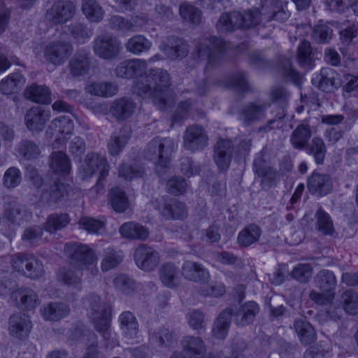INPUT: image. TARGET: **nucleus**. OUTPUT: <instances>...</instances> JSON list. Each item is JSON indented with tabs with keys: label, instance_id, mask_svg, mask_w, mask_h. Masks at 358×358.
Instances as JSON below:
<instances>
[{
	"label": "nucleus",
	"instance_id": "4",
	"mask_svg": "<svg viewBox=\"0 0 358 358\" xmlns=\"http://www.w3.org/2000/svg\"><path fill=\"white\" fill-rule=\"evenodd\" d=\"M86 303L89 308L90 317L94 324L96 331L102 334L104 339L108 340L110 336V306L106 303H101L100 297L94 294L88 296Z\"/></svg>",
	"mask_w": 358,
	"mask_h": 358
},
{
	"label": "nucleus",
	"instance_id": "22",
	"mask_svg": "<svg viewBox=\"0 0 358 358\" xmlns=\"http://www.w3.org/2000/svg\"><path fill=\"white\" fill-rule=\"evenodd\" d=\"M333 183L329 176L313 172L308 179V188L310 192L317 196H324L332 189Z\"/></svg>",
	"mask_w": 358,
	"mask_h": 358
},
{
	"label": "nucleus",
	"instance_id": "64",
	"mask_svg": "<svg viewBox=\"0 0 358 358\" xmlns=\"http://www.w3.org/2000/svg\"><path fill=\"white\" fill-rule=\"evenodd\" d=\"M312 275L313 268L309 264H299L292 271V276L301 282H308Z\"/></svg>",
	"mask_w": 358,
	"mask_h": 358
},
{
	"label": "nucleus",
	"instance_id": "38",
	"mask_svg": "<svg viewBox=\"0 0 358 358\" xmlns=\"http://www.w3.org/2000/svg\"><path fill=\"white\" fill-rule=\"evenodd\" d=\"M81 271L74 268H62L57 273L58 281L73 289L81 288Z\"/></svg>",
	"mask_w": 358,
	"mask_h": 358
},
{
	"label": "nucleus",
	"instance_id": "23",
	"mask_svg": "<svg viewBox=\"0 0 358 358\" xmlns=\"http://www.w3.org/2000/svg\"><path fill=\"white\" fill-rule=\"evenodd\" d=\"M182 274L188 280L203 283L208 281V271L201 264L192 261H185L182 266Z\"/></svg>",
	"mask_w": 358,
	"mask_h": 358
},
{
	"label": "nucleus",
	"instance_id": "25",
	"mask_svg": "<svg viewBox=\"0 0 358 358\" xmlns=\"http://www.w3.org/2000/svg\"><path fill=\"white\" fill-rule=\"evenodd\" d=\"M29 217V213L15 202L8 203L5 206L4 220L10 224L11 232L7 234L11 236L16 227L20 226L24 220Z\"/></svg>",
	"mask_w": 358,
	"mask_h": 358
},
{
	"label": "nucleus",
	"instance_id": "34",
	"mask_svg": "<svg viewBox=\"0 0 358 358\" xmlns=\"http://www.w3.org/2000/svg\"><path fill=\"white\" fill-rule=\"evenodd\" d=\"M159 278L162 284L169 288H174L180 283L178 268L171 263L162 266L159 271Z\"/></svg>",
	"mask_w": 358,
	"mask_h": 358
},
{
	"label": "nucleus",
	"instance_id": "54",
	"mask_svg": "<svg viewBox=\"0 0 358 358\" xmlns=\"http://www.w3.org/2000/svg\"><path fill=\"white\" fill-rule=\"evenodd\" d=\"M315 217L317 229L324 234H331L334 231V226L330 215L322 208H320L317 211Z\"/></svg>",
	"mask_w": 358,
	"mask_h": 358
},
{
	"label": "nucleus",
	"instance_id": "63",
	"mask_svg": "<svg viewBox=\"0 0 358 358\" xmlns=\"http://www.w3.org/2000/svg\"><path fill=\"white\" fill-rule=\"evenodd\" d=\"M345 310L351 315H355L358 310V296L352 289L347 290L342 295Z\"/></svg>",
	"mask_w": 358,
	"mask_h": 358
},
{
	"label": "nucleus",
	"instance_id": "55",
	"mask_svg": "<svg viewBox=\"0 0 358 358\" xmlns=\"http://www.w3.org/2000/svg\"><path fill=\"white\" fill-rule=\"evenodd\" d=\"M81 228L88 233L99 234L105 230V222L90 217H83L78 222Z\"/></svg>",
	"mask_w": 358,
	"mask_h": 358
},
{
	"label": "nucleus",
	"instance_id": "28",
	"mask_svg": "<svg viewBox=\"0 0 358 358\" xmlns=\"http://www.w3.org/2000/svg\"><path fill=\"white\" fill-rule=\"evenodd\" d=\"M87 93L103 98H109L118 92L117 85L113 82H92L85 87Z\"/></svg>",
	"mask_w": 358,
	"mask_h": 358
},
{
	"label": "nucleus",
	"instance_id": "15",
	"mask_svg": "<svg viewBox=\"0 0 358 358\" xmlns=\"http://www.w3.org/2000/svg\"><path fill=\"white\" fill-rule=\"evenodd\" d=\"M152 205L157 208L165 219H182L187 214L185 205L176 199L162 197L159 201L153 202Z\"/></svg>",
	"mask_w": 358,
	"mask_h": 358
},
{
	"label": "nucleus",
	"instance_id": "19",
	"mask_svg": "<svg viewBox=\"0 0 358 358\" xmlns=\"http://www.w3.org/2000/svg\"><path fill=\"white\" fill-rule=\"evenodd\" d=\"M69 337L72 340L90 343L83 358H98L96 336L94 333L86 329L83 324H79L74 328Z\"/></svg>",
	"mask_w": 358,
	"mask_h": 358
},
{
	"label": "nucleus",
	"instance_id": "44",
	"mask_svg": "<svg viewBox=\"0 0 358 358\" xmlns=\"http://www.w3.org/2000/svg\"><path fill=\"white\" fill-rule=\"evenodd\" d=\"M121 329L124 336L129 338H133L137 336L138 324L136 318L132 313L126 311L120 315Z\"/></svg>",
	"mask_w": 358,
	"mask_h": 358
},
{
	"label": "nucleus",
	"instance_id": "52",
	"mask_svg": "<svg viewBox=\"0 0 358 358\" xmlns=\"http://www.w3.org/2000/svg\"><path fill=\"white\" fill-rule=\"evenodd\" d=\"M66 192V185L59 181V179H55L53 185L50 187V192H43L41 197L43 200L46 201L48 203H55L64 195Z\"/></svg>",
	"mask_w": 358,
	"mask_h": 358
},
{
	"label": "nucleus",
	"instance_id": "40",
	"mask_svg": "<svg viewBox=\"0 0 358 358\" xmlns=\"http://www.w3.org/2000/svg\"><path fill=\"white\" fill-rule=\"evenodd\" d=\"M120 234L130 239L145 240L149 235L148 230L143 226L133 222L124 223L119 229Z\"/></svg>",
	"mask_w": 358,
	"mask_h": 358
},
{
	"label": "nucleus",
	"instance_id": "51",
	"mask_svg": "<svg viewBox=\"0 0 358 358\" xmlns=\"http://www.w3.org/2000/svg\"><path fill=\"white\" fill-rule=\"evenodd\" d=\"M43 273L44 268L42 262L32 255H28L24 275L32 279H38L43 276Z\"/></svg>",
	"mask_w": 358,
	"mask_h": 358
},
{
	"label": "nucleus",
	"instance_id": "5",
	"mask_svg": "<svg viewBox=\"0 0 358 358\" xmlns=\"http://www.w3.org/2000/svg\"><path fill=\"white\" fill-rule=\"evenodd\" d=\"M109 171V165L106 158L99 153L88 154L80 169V173L83 179H87L96 173L99 176L96 185L92 188V192L102 194L104 185L103 180L106 178Z\"/></svg>",
	"mask_w": 358,
	"mask_h": 358
},
{
	"label": "nucleus",
	"instance_id": "47",
	"mask_svg": "<svg viewBox=\"0 0 358 358\" xmlns=\"http://www.w3.org/2000/svg\"><path fill=\"white\" fill-rule=\"evenodd\" d=\"M260 236V228L256 224H250L239 232L238 243L241 246L247 247L257 242Z\"/></svg>",
	"mask_w": 358,
	"mask_h": 358
},
{
	"label": "nucleus",
	"instance_id": "37",
	"mask_svg": "<svg viewBox=\"0 0 358 358\" xmlns=\"http://www.w3.org/2000/svg\"><path fill=\"white\" fill-rule=\"evenodd\" d=\"M131 137V130L124 127L111 136L108 145V152L111 155H117L124 148Z\"/></svg>",
	"mask_w": 358,
	"mask_h": 358
},
{
	"label": "nucleus",
	"instance_id": "3",
	"mask_svg": "<svg viewBox=\"0 0 358 358\" xmlns=\"http://www.w3.org/2000/svg\"><path fill=\"white\" fill-rule=\"evenodd\" d=\"M177 149L176 142L169 137H155L144 150V157L157 166L166 167L173 153Z\"/></svg>",
	"mask_w": 358,
	"mask_h": 358
},
{
	"label": "nucleus",
	"instance_id": "11",
	"mask_svg": "<svg viewBox=\"0 0 358 358\" xmlns=\"http://www.w3.org/2000/svg\"><path fill=\"white\" fill-rule=\"evenodd\" d=\"M73 130V122L69 116H60L54 119L48 127L47 135L55 138L58 144L66 142L70 138Z\"/></svg>",
	"mask_w": 358,
	"mask_h": 358
},
{
	"label": "nucleus",
	"instance_id": "24",
	"mask_svg": "<svg viewBox=\"0 0 358 358\" xmlns=\"http://www.w3.org/2000/svg\"><path fill=\"white\" fill-rule=\"evenodd\" d=\"M159 49L170 59H181L189 52V45L183 40L178 38L168 39L167 43H163Z\"/></svg>",
	"mask_w": 358,
	"mask_h": 358
},
{
	"label": "nucleus",
	"instance_id": "61",
	"mask_svg": "<svg viewBox=\"0 0 358 358\" xmlns=\"http://www.w3.org/2000/svg\"><path fill=\"white\" fill-rule=\"evenodd\" d=\"M22 181V173L19 169L10 167L4 173L3 185L8 189L17 187Z\"/></svg>",
	"mask_w": 358,
	"mask_h": 358
},
{
	"label": "nucleus",
	"instance_id": "12",
	"mask_svg": "<svg viewBox=\"0 0 358 358\" xmlns=\"http://www.w3.org/2000/svg\"><path fill=\"white\" fill-rule=\"evenodd\" d=\"M51 117V111L41 106H33L27 110L24 124L28 130L39 132L43 131Z\"/></svg>",
	"mask_w": 358,
	"mask_h": 358
},
{
	"label": "nucleus",
	"instance_id": "13",
	"mask_svg": "<svg viewBox=\"0 0 358 358\" xmlns=\"http://www.w3.org/2000/svg\"><path fill=\"white\" fill-rule=\"evenodd\" d=\"M76 7L67 1H58L53 3L46 13L47 20L55 24H63L70 20L74 15Z\"/></svg>",
	"mask_w": 358,
	"mask_h": 358
},
{
	"label": "nucleus",
	"instance_id": "48",
	"mask_svg": "<svg viewBox=\"0 0 358 358\" xmlns=\"http://www.w3.org/2000/svg\"><path fill=\"white\" fill-rule=\"evenodd\" d=\"M109 201L113 209L117 213H122L129 208L128 198L119 187L111 189L109 193Z\"/></svg>",
	"mask_w": 358,
	"mask_h": 358
},
{
	"label": "nucleus",
	"instance_id": "31",
	"mask_svg": "<svg viewBox=\"0 0 358 358\" xmlns=\"http://www.w3.org/2000/svg\"><path fill=\"white\" fill-rule=\"evenodd\" d=\"M12 298L20 308L33 309L38 302L36 294L31 289L20 288L12 292Z\"/></svg>",
	"mask_w": 358,
	"mask_h": 358
},
{
	"label": "nucleus",
	"instance_id": "49",
	"mask_svg": "<svg viewBox=\"0 0 358 358\" xmlns=\"http://www.w3.org/2000/svg\"><path fill=\"white\" fill-rule=\"evenodd\" d=\"M150 339L159 345L165 347H173L177 343L176 335L164 328L152 333Z\"/></svg>",
	"mask_w": 358,
	"mask_h": 358
},
{
	"label": "nucleus",
	"instance_id": "33",
	"mask_svg": "<svg viewBox=\"0 0 358 358\" xmlns=\"http://www.w3.org/2000/svg\"><path fill=\"white\" fill-rule=\"evenodd\" d=\"M24 77L20 72L8 75L0 82V91L3 94H12L17 92L25 83Z\"/></svg>",
	"mask_w": 358,
	"mask_h": 358
},
{
	"label": "nucleus",
	"instance_id": "53",
	"mask_svg": "<svg viewBox=\"0 0 358 358\" xmlns=\"http://www.w3.org/2000/svg\"><path fill=\"white\" fill-rule=\"evenodd\" d=\"M68 29L74 40L79 43H85L92 36V31L80 22L71 24Z\"/></svg>",
	"mask_w": 358,
	"mask_h": 358
},
{
	"label": "nucleus",
	"instance_id": "29",
	"mask_svg": "<svg viewBox=\"0 0 358 358\" xmlns=\"http://www.w3.org/2000/svg\"><path fill=\"white\" fill-rule=\"evenodd\" d=\"M24 96L27 99L41 104H50L52 100L49 88L36 84L27 86L24 91Z\"/></svg>",
	"mask_w": 358,
	"mask_h": 358
},
{
	"label": "nucleus",
	"instance_id": "59",
	"mask_svg": "<svg viewBox=\"0 0 358 358\" xmlns=\"http://www.w3.org/2000/svg\"><path fill=\"white\" fill-rule=\"evenodd\" d=\"M326 151L323 140L318 137L313 138L309 147V154L313 155L317 164H323Z\"/></svg>",
	"mask_w": 358,
	"mask_h": 358
},
{
	"label": "nucleus",
	"instance_id": "60",
	"mask_svg": "<svg viewBox=\"0 0 358 358\" xmlns=\"http://www.w3.org/2000/svg\"><path fill=\"white\" fill-rule=\"evenodd\" d=\"M179 11L181 17L187 22L194 24L201 22V11L194 6L185 3L180 6Z\"/></svg>",
	"mask_w": 358,
	"mask_h": 358
},
{
	"label": "nucleus",
	"instance_id": "16",
	"mask_svg": "<svg viewBox=\"0 0 358 358\" xmlns=\"http://www.w3.org/2000/svg\"><path fill=\"white\" fill-rule=\"evenodd\" d=\"M134 260L139 268L145 271H151L158 266L160 257L155 250L143 245L136 248Z\"/></svg>",
	"mask_w": 358,
	"mask_h": 358
},
{
	"label": "nucleus",
	"instance_id": "42",
	"mask_svg": "<svg viewBox=\"0 0 358 358\" xmlns=\"http://www.w3.org/2000/svg\"><path fill=\"white\" fill-rule=\"evenodd\" d=\"M311 137V130L307 124H301L292 132L290 142L293 147L301 150L304 148Z\"/></svg>",
	"mask_w": 358,
	"mask_h": 358
},
{
	"label": "nucleus",
	"instance_id": "2",
	"mask_svg": "<svg viewBox=\"0 0 358 358\" xmlns=\"http://www.w3.org/2000/svg\"><path fill=\"white\" fill-rule=\"evenodd\" d=\"M287 4V1L285 0H268L263 3L261 11L252 9L241 13V17L238 18L241 22V28L255 26L261 20L265 22L286 20L289 17V13L286 10Z\"/></svg>",
	"mask_w": 358,
	"mask_h": 358
},
{
	"label": "nucleus",
	"instance_id": "18",
	"mask_svg": "<svg viewBox=\"0 0 358 358\" xmlns=\"http://www.w3.org/2000/svg\"><path fill=\"white\" fill-rule=\"evenodd\" d=\"M32 328L29 317L24 313H17L9 318L8 331L11 336L24 339L28 337Z\"/></svg>",
	"mask_w": 358,
	"mask_h": 358
},
{
	"label": "nucleus",
	"instance_id": "36",
	"mask_svg": "<svg viewBox=\"0 0 358 358\" xmlns=\"http://www.w3.org/2000/svg\"><path fill=\"white\" fill-rule=\"evenodd\" d=\"M294 329L303 345H310L316 340L315 329L306 320L303 319L296 320L294 323Z\"/></svg>",
	"mask_w": 358,
	"mask_h": 358
},
{
	"label": "nucleus",
	"instance_id": "43",
	"mask_svg": "<svg viewBox=\"0 0 358 358\" xmlns=\"http://www.w3.org/2000/svg\"><path fill=\"white\" fill-rule=\"evenodd\" d=\"M17 154L26 160L36 159L41 154V149L34 141L24 139L18 143L15 148Z\"/></svg>",
	"mask_w": 358,
	"mask_h": 358
},
{
	"label": "nucleus",
	"instance_id": "39",
	"mask_svg": "<svg viewBox=\"0 0 358 358\" xmlns=\"http://www.w3.org/2000/svg\"><path fill=\"white\" fill-rule=\"evenodd\" d=\"M50 166L55 174L64 176L71 171L70 160L63 152H53L50 156Z\"/></svg>",
	"mask_w": 358,
	"mask_h": 358
},
{
	"label": "nucleus",
	"instance_id": "62",
	"mask_svg": "<svg viewBox=\"0 0 358 358\" xmlns=\"http://www.w3.org/2000/svg\"><path fill=\"white\" fill-rule=\"evenodd\" d=\"M331 36L332 30L326 24L318 23L313 29L312 38L317 43H328Z\"/></svg>",
	"mask_w": 358,
	"mask_h": 358
},
{
	"label": "nucleus",
	"instance_id": "56",
	"mask_svg": "<svg viewBox=\"0 0 358 358\" xmlns=\"http://www.w3.org/2000/svg\"><path fill=\"white\" fill-rule=\"evenodd\" d=\"M297 61L300 66L312 68L313 55L309 41H303L298 47Z\"/></svg>",
	"mask_w": 358,
	"mask_h": 358
},
{
	"label": "nucleus",
	"instance_id": "1",
	"mask_svg": "<svg viewBox=\"0 0 358 358\" xmlns=\"http://www.w3.org/2000/svg\"><path fill=\"white\" fill-rule=\"evenodd\" d=\"M145 79L147 84L138 83L136 85V93L143 99H150L160 110L171 106L174 97L170 89L169 73L161 69H151Z\"/></svg>",
	"mask_w": 358,
	"mask_h": 358
},
{
	"label": "nucleus",
	"instance_id": "8",
	"mask_svg": "<svg viewBox=\"0 0 358 358\" xmlns=\"http://www.w3.org/2000/svg\"><path fill=\"white\" fill-rule=\"evenodd\" d=\"M65 251L73 261L80 264V266H85L86 269L91 271L92 275H96L98 273L97 257L94 252L87 245L76 243L67 244L65 246Z\"/></svg>",
	"mask_w": 358,
	"mask_h": 358
},
{
	"label": "nucleus",
	"instance_id": "41",
	"mask_svg": "<svg viewBox=\"0 0 358 358\" xmlns=\"http://www.w3.org/2000/svg\"><path fill=\"white\" fill-rule=\"evenodd\" d=\"M127 52L136 55L148 51L152 47V42L143 35H135L127 40L124 44Z\"/></svg>",
	"mask_w": 358,
	"mask_h": 358
},
{
	"label": "nucleus",
	"instance_id": "7",
	"mask_svg": "<svg viewBox=\"0 0 358 358\" xmlns=\"http://www.w3.org/2000/svg\"><path fill=\"white\" fill-rule=\"evenodd\" d=\"M72 52L73 45L70 42L57 39L43 44L42 57L48 66L57 68L63 65Z\"/></svg>",
	"mask_w": 358,
	"mask_h": 358
},
{
	"label": "nucleus",
	"instance_id": "50",
	"mask_svg": "<svg viewBox=\"0 0 358 358\" xmlns=\"http://www.w3.org/2000/svg\"><path fill=\"white\" fill-rule=\"evenodd\" d=\"M266 105L253 103L247 106L242 112V116L245 123L260 120L264 117Z\"/></svg>",
	"mask_w": 358,
	"mask_h": 358
},
{
	"label": "nucleus",
	"instance_id": "57",
	"mask_svg": "<svg viewBox=\"0 0 358 358\" xmlns=\"http://www.w3.org/2000/svg\"><path fill=\"white\" fill-rule=\"evenodd\" d=\"M122 259V256L117 252L113 249L107 248L101 261V270L108 271L115 268L121 262Z\"/></svg>",
	"mask_w": 358,
	"mask_h": 358
},
{
	"label": "nucleus",
	"instance_id": "30",
	"mask_svg": "<svg viewBox=\"0 0 358 358\" xmlns=\"http://www.w3.org/2000/svg\"><path fill=\"white\" fill-rule=\"evenodd\" d=\"M183 352L188 358H201L205 352V345L199 337L186 336L181 341Z\"/></svg>",
	"mask_w": 358,
	"mask_h": 358
},
{
	"label": "nucleus",
	"instance_id": "21",
	"mask_svg": "<svg viewBox=\"0 0 358 358\" xmlns=\"http://www.w3.org/2000/svg\"><path fill=\"white\" fill-rule=\"evenodd\" d=\"M313 84L327 92L333 91L340 85L338 73L331 68H322L320 73L312 79Z\"/></svg>",
	"mask_w": 358,
	"mask_h": 358
},
{
	"label": "nucleus",
	"instance_id": "26",
	"mask_svg": "<svg viewBox=\"0 0 358 358\" xmlns=\"http://www.w3.org/2000/svg\"><path fill=\"white\" fill-rule=\"evenodd\" d=\"M232 143L229 140L220 139L215 148L214 159L220 170L228 169L232 155Z\"/></svg>",
	"mask_w": 358,
	"mask_h": 358
},
{
	"label": "nucleus",
	"instance_id": "58",
	"mask_svg": "<svg viewBox=\"0 0 358 358\" xmlns=\"http://www.w3.org/2000/svg\"><path fill=\"white\" fill-rule=\"evenodd\" d=\"M69 221L67 214L51 215L47 220L45 229L50 233H54L65 227Z\"/></svg>",
	"mask_w": 358,
	"mask_h": 358
},
{
	"label": "nucleus",
	"instance_id": "46",
	"mask_svg": "<svg viewBox=\"0 0 358 358\" xmlns=\"http://www.w3.org/2000/svg\"><path fill=\"white\" fill-rule=\"evenodd\" d=\"M232 311L223 310L217 318L213 329V335L218 339H224L228 333Z\"/></svg>",
	"mask_w": 358,
	"mask_h": 358
},
{
	"label": "nucleus",
	"instance_id": "6",
	"mask_svg": "<svg viewBox=\"0 0 358 358\" xmlns=\"http://www.w3.org/2000/svg\"><path fill=\"white\" fill-rule=\"evenodd\" d=\"M226 50L225 42L220 38L208 36L195 41V50L198 59L207 61L210 65L220 62Z\"/></svg>",
	"mask_w": 358,
	"mask_h": 358
},
{
	"label": "nucleus",
	"instance_id": "10",
	"mask_svg": "<svg viewBox=\"0 0 358 358\" xmlns=\"http://www.w3.org/2000/svg\"><path fill=\"white\" fill-rule=\"evenodd\" d=\"M136 108V103L132 99L122 97L113 101L108 108L106 103H101L94 106V112L96 113H107L108 111L117 120H124L130 117Z\"/></svg>",
	"mask_w": 358,
	"mask_h": 358
},
{
	"label": "nucleus",
	"instance_id": "20",
	"mask_svg": "<svg viewBox=\"0 0 358 358\" xmlns=\"http://www.w3.org/2000/svg\"><path fill=\"white\" fill-rule=\"evenodd\" d=\"M232 311L231 317H234L237 325L245 326L251 323L259 311V307L255 301H248L239 307L226 308Z\"/></svg>",
	"mask_w": 358,
	"mask_h": 358
},
{
	"label": "nucleus",
	"instance_id": "32",
	"mask_svg": "<svg viewBox=\"0 0 358 358\" xmlns=\"http://www.w3.org/2000/svg\"><path fill=\"white\" fill-rule=\"evenodd\" d=\"M70 313L68 306L63 303H50L41 308V315L46 320L57 321L66 317Z\"/></svg>",
	"mask_w": 358,
	"mask_h": 358
},
{
	"label": "nucleus",
	"instance_id": "14",
	"mask_svg": "<svg viewBox=\"0 0 358 358\" xmlns=\"http://www.w3.org/2000/svg\"><path fill=\"white\" fill-rule=\"evenodd\" d=\"M147 62L141 59H126L120 62L115 69V76L121 78L130 79L141 77L145 74Z\"/></svg>",
	"mask_w": 358,
	"mask_h": 358
},
{
	"label": "nucleus",
	"instance_id": "17",
	"mask_svg": "<svg viewBox=\"0 0 358 358\" xmlns=\"http://www.w3.org/2000/svg\"><path fill=\"white\" fill-rule=\"evenodd\" d=\"M183 144L186 149L196 151L208 145V138L203 128L198 125H192L184 133Z\"/></svg>",
	"mask_w": 358,
	"mask_h": 358
},
{
	"label": "nucleus",
	"instance_id": "45",
	"mask_svg": "<svg viewBox=\"0 0 358 358\" xmlns=\"http://www.w3.org/2000/svg\"><path fill=\"white\" fill-rule=\"evenodd\" d=\"M82 11L92 22H100L104 15V10L96 0H83Z\"/></svg>",
	"mask_w": 358,
	"mask_h": 358
},
{
	"label": "nucleus",
	"instance_id": "9",
	"mask_svg": "<svg viewBox=\"0 0 358 358\" xmlns=\"http://www.w3.org/2000/svg\"><path fill=\"white\" fill-rule=\"evenodd\" d=\"M121 50V42L110 34L98 36L93 41L94 55L103 59H113L119 55Z\"/></svg>",
	"mask_w": 358,
	"mask_h": 358
},
{
	"label": "nucleus",
	"instance_id": "27",
	"mask_svg": "<svg viewBox=\"0 0 358 358\" xmlns=\"http://www.w3.org/2000/svg\"><path fill=\"white\" fill-rule=\"evenodd\" d=\"M90 52L85 50L77 51L69 62L71 73L74 76L86 74L90 66Z\"/></svg>",
	"mask_w": 358,
	"mask_h": 358
},
{
	"label": "nucleus",
	"instance_id": "35",
	"mask_svg": "<svg viewBox=\"0 0 358 358\" xmlns=\"http://www.w3.org/2000/svg\"><path fill=\"white\" fill-rule=\"evenodd\" d=\"M241 17V13L233 11L222 13L216 24V28L220 32H231L241 28L238 18Z\"/></svg>",
	"mask_w": 358,
	"mask_h": 358
}]
</instances>
